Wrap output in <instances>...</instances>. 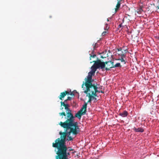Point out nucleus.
I'll return each mask as SVG.
<instances>
[{
  "label": "nucleus",
  "instance_id": "1",
  "mask_svg": "<svg viewBox=\"0 0 159 159\" xmlns=\"http://www.w3.org/2000/svg\"><path fill=\"white\" fill-rule=\"evenodd\" d=\"M72 132H70V130H65L64 132H59L61 135L60 138H58L55 141V143H52V147L55 148V151L57 155L56 157V159H68V156L70 155L69 152H67V148L66 145V138L67 136L68 138L67 140L72 141L73 138L70 135Z\"/></svg>",
  "mask_w": 159,
  "mask_h": 159
},
{
  "label": "nucleus",
  "instance_id": "2",
  "mask_svg": "<svg viewBox=\"0 0 159 159\" xmlns=\"http://www.w3.org/2000/svg\"><path fill=\"white\" fill-rule=\"evenodd\" d=\"M61 106H63L65 109L66 110V113L64 112L59 113V115L61 116V118L64 116L66 120L62 122L61 121L59 124L63 128L66 129V130H70V132H72L74 135H77L80 132L78 130L79 126L78 122H75V117L71 112V110L69 108V105L68 104L64 103L62 102H61Z\"/></svg>",
  "mask_w": 159,
  "mask_h": 159
},
{
  "label": "nucleus",
  "instance_id": "3",
  "mask_svg": "<svg viewBox=\"0 0 159 159\" xmlns=\"http://www.w3.org/2000/svg\"><path fill=\"white\" fill-rule=\"evenodd\" d=\"M86 86V89L84 91V93L87 94H91L92 93L95 91V88L96 85L95 84H91L90 83H83L82 85V88H84V86Z\"/></svg>",
  "mask_w": 159,
  "mask_h": 159
},
{
  "label": "nucleus",
  "instance_id": "4",
  "mask_svg": "<svg viewBox=\"0 0 159 159\" xmlns=\"http://www.w3.org/2000/svg\"><path fill=\"white\" fill-rule=\"evenodd\" d=\"M93 62H95L96 65L97 66L98 68H100L102 69H104L106 67L105 62H102L100 60L98 59L97 61H93L92 62H91L90 63H92Z\"/></svg>",
  "mask_w": 159,
  "mask_h": 159
},
{
  "label": "nucleus",
  "instance_id": "5",
  "mask_svg": "<svg viewBox=\"0 0 159 159\" xmlns=\"http://www.w3.org/2000/svg\"><path fill=\"white\" fill-rule=\"evenodd\" d=\"M114 62L111 61L105 62V64L107 65V67L105 68L106 70L107 71L110 70V69L113 68V64Z\"/></svg>",
  "mask_w": 159,
  "mask_h": 159
},
{
  "label": "nucleus",
  "instance_id": "6",
  "mask_svg": "<svg viewBox=\"0 0 159 159\" xmlns=\"http://www.w3.org/2000/svg\"><path fill=\"white\" fill-rule=\"evenodd\" d=\"M87 103L85 102L84 104L83 105L82 107L79 111L82 112L83 114L85 115L86 112L87 107Z\"/></svg>",
  "mask_w": 159,
  "mask_h": 159
},
{
  "label": "nucleus",
  "instance_id": "7",
  "mask_svg": "<svg viewBox=\"0 0 159 159\" xmlns=\"http://www.w3.org/2000/svg\"><path fill=\"white\" fill-rule=\"evenodd\" d=\"M128 51L127 49H122L121 51H119L118 53V56L122 57H125L126 54Z\"/></svg>",
  "mask_w": 159,
  "mask_h": 159
},
{
  "label": "nucleus",
  "instance_id": "8",
  "mask_svg": "<svg viewBox=\"0 0 159 159\" xmlns=\"http://www.w3.org/2000/svg\"><path fill=\"white\" fill-rule=\"evenodd\" d=\"M92 75L90 74L89 72L88 73V75L87 76V78H85V83H90V80H92Z\"/></svg>",
  "mask_w": 159,
  "mask_h": 159
},
{
  "label": "nucleus",
  "instance_id": "9",
  "mask_svg": "<svg viewBox=\"0 0 159 159\" xmlns=\"http://www.w3.org/2000/svg\"><path fill=\"white\" fill-rule=\"evenodd\" d=\"M133 129L134 130L135 132L143 133L144 131V129L142 128H136L135 127H134L133 128Z\"/></svg>",
  "mask_w": 159,
  "mask_h": 159
},
{
  "label": "nucleus",
  "instance_id": "10",
  "mask_svg": "<svg viewBox=\"0 0 159 159\" xmlns=\"http://www.w3.org/2000/svg\"><path fill=\"white\" fill-rule=\"evenodd\" d=\"M83 115H84V114L79 111L75 114V116L74 117H77L79 119H80L81 117V116Z\"/></svg>",
  "mask_w": 159,
  "mask_h": 159
},
{
  "label": "nucleus",
  "instance_id": "11",
  "mask_svg": "<svg viewBox=\"0 0 159 159\" xmlns=\"http://www.w3.org/2000/svg\"><path fill=\"white\" fill-rule=\"evenodd\" d=\"M94 62V64L91 67V70L96 71V70L98 69L97 66H96L95 62Z\"/></svg>",
  "mask_w": 159,
  "mask_h": 159
},
{
  "label": "nucleus",
  "instance_id": "12",
  "mask_svg": "<svg viewBox=\"0 0 159 159\" xmlns=\"http://www.w3.org/2000/svg\"><path fill=\"white\" fill-rule=\"evenodd\" d=\"M128 112L127 111H125L119 114V115L122 117H125L128 115Z\"/></svg>",
  "mask_w": 159,
  "mask_h": 159
},
{
  "label": "nucleus",
  "instance_id": "13",
  "mask_svg": "<svg viewBox=\"0 0 159 159\" xmlns=\"http://www.w3.org/2000/svg\"><path fill=\"white\" fill-rule=\"evenodd\" d=\"M66 96V95L64 92L61 93L59 97V98L60 100H62V98H63Z\"/></svg>",
  "mask_w": 159,
  "mask_h": 159
},
{
  "label": "nucleus",
  "instance_id": "14",
  "mask_svg": "<svg viewBox=\"0 0 159 159\" xmlns=\"http://www.w3.org/2000/svg\"><path fill=\"white\" fill-rule=\"evenodd\" d=\"M142 8V6H140L138 8L137 10V12L139 14L141 13L143 11Z\"/></svg>",
  "mask_w": 159,
  "mask_h": 159
},
{
  "label": "nucleus",
  "instance_id": "15",
  "mask_svg": "<svg viewBox=\"0 0 159 159\" xmlns=\"http://www.w3.org/2000/svg\"><path fill=\"white\" fill-rule=\"evenodd\" d=\"M117 1L118 2L116 6V8H115L116 12L120 8V1H119V0H117Z\"/></svg>",
  "mask_w": 159,
  "mask_h": 159
},
{
  "label": "nucleus",
  "instance_id": "16",
  "mask_svg": "<svg viewBox=\"0 0 159 159\" xmlns=\"http://www.w3.org/2000/svg\"><path fill=\"white\" fill-rule=\"evenodd\" d=\"M93 52H94V51H93V52H92L91 54H90V60H91L92 57L94 58L96 56V55L95 54H94Z\"/></svg>",
  "mask_w": 159,
  "mask_h": 159
},
{
  "label": "nucleus",
  "instance_id": "17",
  "mask_svg": "<svg viewBox=\"0 0 159 159\" xmlns=\"http://www.w3.org/2000/svg\"><path fill=\"white\" fill-rule=\"evenodd\" d=\"M125 57H121L120 58H119L116 59V60H120L121 61V62H124V64H125L126 63V62L125 60L124 59V58H125Z\"/></svg>",
  "mask_w": 159,
  "mask_h": 159
},
{
  "label": "nucleus",
  "instance_id": "18",
  "mask_svg": "<svg viewBox=\"0 0 159 159\" xmlns=\"http://www.w3.org/2000/svg\"><path fill=\"white\" fill-rule=\"evenodd\" d=\"M122 66L121 65L120 63H118L115 64V65H114V63L113 64V68H116V67H121Z\"/></svg>",
  "mask_w": 159,
  "mask_h": 159
},
{
  "label": "nucleus",
  "instance_id": "19",
  "mask_svg": "<svg viewBox=\"0 0 159 159\" xmlns=\"http://www.w3.org/2000/svg\"><path fill=\"white\" fill-rule=\"evenodd\" d=\"M88 95V97L89 98V100L87 102V103L89 102H91V101H92V99H91L92 97H93L92 96V95L91 94H87Z\"/></svg>",
  "mask_w": 159,
  "mask_h": 159
},
{
  "label": "nucleus",
  "instance_id": "20",
  "mask_svg": "<svg viewBox=\"0 0 159 159\" xmlns=\"http://www.w3.org/2000/svg\"><path fill=\"white\" fill-rule=\"evenodd\" d=\"M95 91H94V92H95V93H100V91H98V87L96 86V87H95Z\"/></svg>",
  "mask_w": 159,
  "mask_h": 159
},
{
  "label": "nucleus",
  "instance_id": "21",
  "mask_svg": "<svg viewBox=\"0 0 159 159\" xmlns=\"http://www.w3.org/2000/svg\"><path fill=\"white\" fill-rule=\"evenodd\" d=\"M90 74H91L92 75H94V74L95 72V71H93V70H91L90 72H89Z\"/></svg>",
  "mask_w": 159,
  "mask_h": 159
},
{
  "label": "nucleus",
  "instance_id": "22",
  "mask_svg": "<svg viewBox=\"0 0 159 159\" xmlns=\"http://www.w3.org/2000/svg\"><path fill=\"white\" fill-rule=\"evenodd\" d=\"M91 95L95 97L97 96V94L95 92H93L91 94Z\"/></svg>",
  "mask_w": 159,
  "mask_h": 159
},
{
  "label": "nucleus",
  "instance_id": "23",
  "mask_svg": "<svg viewBox=\"0 0 159 159\" xmlns=\"http://www.w3.org/2000/svg\"><path fill=\"white\" fill-rule=\"evenodd\" d=\"M96 45H97V43H95L94 44H93V48L94 50H95V48H96Z\"/></svg>",
  "mask_w": 159,
  "mask_h": 159
},
{
  "label": "nucleus",
  "instance_id": "24",
  "mask_svg": "<svg viewBox=\"0 0 159 159\" xmlns=\"http://www.w3.org/2000/svg\"><path fill=\"white\" fill-rule=\"evenodd\" d=\"M64 92H65L66 95H70V93L68 91H64Z\"/></svg>",
  "mask_w": 159,
  "mask_h": 159
},
{
  "label": "nucleus",
  "instance_id": "25",
  "mask_svg": "<svg viewBox=\"0 0 159 159\" xmlns=\"http://www.w3.org/2000/svg\"><path fill=\"white\" fill-rule=\"evenodd\" d=\"M106 33H107L106 31H104V32H103L102 33V36H104V35H105L106 34Z\"/></svg>",
  "mask_w": 159,
  "mask_h": 159
},
{
  "label": "nucleus",
  "instance_id": "26",
  "mask_svg": "<svg viewBox=\"0 0 159 159\" xmlns=\"http://www.w3.org/2000/svg\"><path fill=\"white\" fill-rule=\"evenodd\" d=\"M72 98L70 97H68L67 98L68 100H70Z\"/></svg>",
  "mask_w": 159,
  "mask_h": 159
},
{
  "label": "nucleus",
  "instance_id": "27",
  "mask_svg": "<svg viewBox=\"0 0 159 159\" xmlns=\"http://www.w3.org/2000/svg\"><path fill=\"white\" fill-rule=\"evenodd\" d=\"M122 50V48H119L117 49V50H118V53H119V51H121Z\"/></svg>",
  "mask_w": 159,
  "mask_h": 159
},
{
  "label": "nucleus",
  "instance_id": "28",
  "mask_svg": "<svg viewBox=\"0 0 159 159\" xmlns=\"http://www.w3.org/2000/svg\"><path fill=\"white\" fill-rule=\"evenodd\" d=\"M92 96L93 97H92V98H91V99H92V100H93L94 99H96L92 95Z\"/></svg>",
  "mask_w": 159,
  "mask_h": 159
},
{
  "label": "nucleus",
  "instance_id": "29",
  "mask_svg": "<svg viewBox=\"0 0 159 159\" xmlns=\"http://www.w3.org/2000/svg\"><path fill=\"white\" fill-rule=\"evenodd\" d=\"M70 95L72 96H74V94L72 92H71L70 93Z\"/></svg>",
  "mask_w": 159,
  "mask_h": 159
},
{
  "label": "nucleus",
  "instance_id": "30",
  "mask_svg": "<svg viewBox=\"0 0 159 159\" xmlns=\"http://www.w3.org/2000/svg\"><path fill=\"white\" fill-rule=\"evenodd\" d=\"M90 83L91 84H92V82H93V80L92 79V80H90Z\"/></svg>",
  "mask_w": 159,
  "mask_h": 159
},
{
  "label": "nucleus",
  "instance_id": "31",
  "mask_svg": "<svg viewBox=\"0 0 159 159\" xmlns=\"http://www.w3.org/2000/svg\"><path fill=\"white\" fill-rule=\"evenodd\" d=\"M68 101L67 100V99L65 100L63 102H64V103H66L67 101Z\"/></svg>",
  "mask_w": 159,
  "mask_h": 159
},
{
  "label": "nucleus",
  "instance_id": "32",
  "mask_svg": "<svg viewBox=\"0 0 159 159\" xmlns=\"http://www.w3.org/2000/svg\"><path fill=\"white\" fill-rule=\"evenodd\" d=\"M122 26V24H120L119 25H118V27L119 28H120Z\"/></svg>",
  "mask_w": 159,
  "mask_h": 159
},
{
  "label": "nucleus",
  "instance_id": "33",
  "mask_svg": "<svg viewBox=\"0 0 159 159\" xmlns=\"http://www.w3.org/2000/svg\"><path fill=\"white\" fill-rule=\"evenodd\" d=\"M100 93H104V92L102 91H100Z\"/></svg>",
  "mask_w": 159,
  "mask_h": 159
},
{
  "label": "nucleus",
  "instance_id": "34",
  "mask_svg": "<svg viewBox=\"0 0 159 159\" xmlns=\"http://www.w3.org/2000/svg\"><path fill=\"white\" fill-rule=\"evenodd\" d=\"M73 149H69V151H73Z\"/></svg>",
  "mask_w": 159,
  "mask_h": 159
},
{
  "label": "nucleus",
  "instance_id": "35",
  "mask_svg": "<svg viewBox=\"0 0 159 159\" xmlns=\"http://www.w3.org/2000/svg\"><path fill=\"white\" fill-rule=\"evenodd\" d=\"M107 21H109V20H108V19H107Z\"/></svg>",
  "mask_w": 159,
  "mask_h": 159
},
{
  "label": "nucleus",
  "instance_id": "36",
  "mask_svg": "<svg viewBox=\"0 0 159 159\" xmlns=\"http://www.w3.org/2000/svg\"><path fill=\"white\" fill-rule=\"evenodd\" d=\"M158 39H159V37H158Z\"/></svg>",
  "mask_w": 159,
  "mask_h": 159
}]
</instances>
